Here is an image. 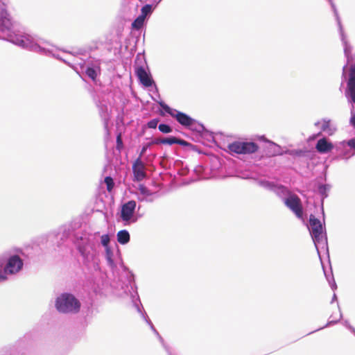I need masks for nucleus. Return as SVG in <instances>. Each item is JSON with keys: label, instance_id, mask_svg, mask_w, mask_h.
Instances as JSON below:
<instances>
[{"label": "nucleus", "instance_id": "obj_1", "mask_svg": "<svg viewBox=\"0 0 355 355\" xmlns=\"http://www.w3.org/2000/svg\"><path fill=\"white\" fill-rule=\"evenodd\" d=\"M14 22L12 21L10 17L9 14L7 10L5 9H2L0 12V32L6 34L8 37V40L12 42L14 44H16L19 46H25L27 45V42L24 40L22 37H16L15 38L13 36L14 34Z\"/></svg>", "mask_w": 355, "mask_h": 355}, {"label": "nucleus", "instance_id": "obj_2", "mask_svg": "<svg viewBox=\"0 0 355 355\" xmlns=\"http://www.w3.org/2000/svg\"><path fill=\"white\" fill-rule=\"evenodd\" d=\"M55 307L62 313H76L80 310V304L73 295L64 293L57 298Z\"/></svg>", "mask_w": 355, "mask_h": 355}, {"label": "nucleus", "instance_id": "obj_3", "mask_svg": "<svg viewBox=\"0 0 355 355\" xmlns=\"http://www.w3.org/2000/svg\"><path fill=\"white\" fill-rule=\"evenodd\" d=\"M232 153L249 155L258 151L259 147L257 144L252 141H236L227 146Z\"/></svg>", "mask_w": 355, "mask_h": 355}, {"label": "nucleus", "instance_id": "obj_4", "mask_svg": "<svg viewBox=\"0 0 355 355\" xmlns=\"http://www.w3.org/2000/svg\"><path fill=\"white\" fill-rule=\"evenodd\" d=\"M160 105L166 113L175 118L182 125L189 127L195 122V120L187 114L173 109L164 103H160Z\"/></svg>", "mask_w": 355, "mask_h": 355}, {"label": "nucleus", "instance_id": "obj_5", "mask_svg": "<svg viewBox=\"0 0 355 355\" xmlns=\"http://www.w3.org/2000/svg\"><path fill=\"white\" fill-rule=\"evenodd\" d=\"M137 203L135 200H129L121 206L120 218L123 222L124 225H128L131 223L135 222L133 220L135 211Z\"/></svg>", "mask_w": 355, "mask_h": 355}, {"label": "nucleus", "instance_id": "obj_6", "mask_svg": "<svg viewBox=\"0 0 355 355\" xmlns=\"http://www.w3.org/2000/svg\"><path fill=\"white\" fill-rule=\"evenodd\" d=\"M284 204L298 218H303V207L300 198L296 194H291L284 200Z\"/></svg>", "mask_w": 355, "mask_h": 355}, {"label": "nucleus", "instance_id": "obj_7", "mask_svg": "<svg viewBox=\"0 0 355 355\" xmlns=\"http://www.w3.org/2000/svg\"><path fill=\"white\" fill-rule=\"evenodd\" d=\"M23 267V261L18 255L11 256L6 264L3 272L6 274H15L20 271Z\"/></svg>", "mask_w": 355, "mask_h": 355}, {"label": "nucleus", "instance_id": "obj_8", "mask_svg": "<svg viewBox=\"0 0 355 355\" xmlns=\"http://www.w3.org/2000/svg\"><path fill=\"white\" fill-rule=\"evenodd\" d=\"M310 232L315 242H320L322 239L323 227L321 222L311 214L309 218Z\"/></svg>", "mask_w": 355, "mask_h": 355}, {"label": "nucleus", "instance_id": "obj_9", "mask_svg": "<svg viewBox=\"0 0 355 355\" xmlns=\"http://www.w3.org/2000/svg\"><path fill=\"white\" fill-rule=\"evenodd\" d=\"M133 181L141 182L146 178V166L140 158L132 164Z\"/></svg>", "mask_w": 355, "mask_h": 355}, {"label": "nucleus", "instance_id": "obj_10", "mask_svg": "<svg viewBox=\"0 0 355 355\" xmlns=\"http://www.w3.org/2000/svg\"><path fill=\"white\" fill-rule=\"evenodd\" d=\"M135 74L144 87L152 86L153 80L143 67H137L135 69Z\"/></svg>", "mask_w": 355, "mask_h": 355}, {"label": "nucleus", "instance_id": "obj_11", "mask_svg": "<svg viewBox=\"0 0 355 355\" xmlns=\"http://www.w3.org/2000/svg\"><path fill=\"white\" fill-rule=\"evenodd\" d=\"M347 92L350 96L351 101L355 103V64L352 65L349 71V78L347 83Z\"/></svg>", "mask_w": 355, "mask_h": 355}, {"label": "nucleus", "instance_id": "obj_12", "mask_svg": "<svg viewBox=\"0 0 355 355\" xmlns=\"http://www.w3.org/2000/svg\"><path fill=\"white\" fill-rule=\"evenodd\" d=\"M315 148L320 153H327L334 148V146L326 138H322L318 141Z\"/></svg>", "mask_w": 355, "mask_h": 355}, {"label": "nucleus", "instance_id": "obj_13", "mask_svg": "<svg viewBox=\"0 0 355 355\" xmlns=\"http://www.w3.org/2000/svg\"><path fill=\"white\" fill-rule=\"evenodd\" d=\"M117 241L119 243L124 245L129 242L130 234L127 230H121L117 233Z\"/></svg>", "mask_w": 355, "mask_h": 355}, {"label": "nucleus", "instance_id": "obj_14", "mask_svg": "<svg viewBox=\"0 0 355 355\" xmlns=\"http://www.w3.org/2000/svg\"><path fill=\"white\" fill-rule=\"evenodd\" d=\"M145 19L143 16L137 17L132 24V27L135 29L139 30L144 25Z\"/></svg>", "mask_w": 355, "mask_h": 355}, {"label": "nucleus", "instance_id": "obj_15", "mask_svg": "<svg viewBox=\"0 0 355 355\" xmlns=\"http://www.w3.org/2000/svg\"><path fill=\"white\" fill-rule=\"evenodd\" d=\"M104 182L107 186V191L111 192L114 187V182L112 178L107 176L105 178Z\"/></svg>", "mask_w": 355, "mask_h": 355}, {"label": "nucleus", "instance_id": "obj_16", "mask_svg": "<svg viewBox=\"0 0 355 355\" xmlns=\"http://www.w3.org/2000/svg\"><path fill=\"white\" fill-rule=\"evenodd\" d=\"M138 189L141 194L144 196H150L152 195V192L144 184H141L139 185Z\"/></svg>", "mask_w": 355, "mask_h": 355}, {"label": "nucleus", "instance_id": "obj_17", "mask_svg": "<svg viewBox=\"0 0 355 355\" xmlns=\"http://www.w3.org/2000/svg\"><path fill=\"white\" fill-rule=\"evenodd\" d=\"M152 6L150 4H146L142 7L141 13L139 16H143L144 19L151 12Z\"/></svg>", "mask_w": 355, "mask_h": 355}, {"label": "nucleus", "instance_id": "obj_18", "mask_svg": "<svg viewBox=\"0 0 355 355\" xmlns=\"http://www.w3.org/2000/svg\"><path fill=\"white\" fill-rule=\"evenodd\" d=\"M87 76L93 80H95L97 76L96 70L94 68L88 67L85 71Z\"/></svg>", "mask_w": 355, "mask_h": 355}, {"label": "nucleus", "instance_id": "obj_19", "mask_svg": "<svg viewBox=\"0 0 355 355\" xmlns=\"http://www.w3.org/2000/svg\"><path fill=\"white\" fill-rule=\"evenodd\" d=\"M158 128L160 132L165 133V134L170 133L171 132H172L171 127L167 124H164V123L159 124L158 126Z\"/></svg>", "mask_w": 355, "mask_h": 355}, {"label": "nucleus", "instance_id": "obj_20", "mask_svg": "<svg viewBox=\"0 0 355 355\" xmlns=\"http://www.w3.org/2000/svg\"><path fill=\"white\" fill-rule=\"evenodd\" d=\"M177 143V137H171L163 138V144L173 145Z\"/></svg>", "mask_w": 355, "mask_h": 355}, {"label": "nucleus", "instance_id": "obj_21", "mask_svg": "<svg viewBox=\"0 0 355 355\" xmlns=\"http://www.w3.org/2000/svg\"><path fill=\"white\" fill-rule=\"evenodd\" d=\"M123 148V144L122 141L121 133H119L116 137V149L119 151Z\"/></svg>", "mask_w": 355, "mask_h": 355}, {"label": "nucleus", "instance_id": "obj_22", "mask_svg": "<svg viewBox=\"0 0 355 355\" xmlns=\"http://www.w3.org/2000/svg\"><path fill=\"white\" fill-rule=\"evenodd\" d=\"M305 153L306 151L304 150H291L289 154L291 155H293V156H303L305 155Z\"/></svg>", "mask_w": 355, "mask_h": 355}, {"label": "nucleus", "instance_id": "obj_23", "mask_svg": "<svg viewBox=\"0 0 355 355\" xmlns=\"http://www.w3.org/2000/svg\"><path fill=\"white\" fill-rule=\"evenodd\" d=\"M159 120L157 119H153L148 123L149 128H155L158 124Z\"/></svg>", "mask_w": 355, "mask_h": 355}, {"label": "nucleus", "instance_id": "obj_24", "mask_svg": "<svg viewBox=\"0 0 355 355\" xmlns=\"http://www.w3.org/2000/svg\"><path fill=\"white\" fill-rule=\"evenodd\" d=\"M177 144H180L181 146H191V144L187 142V141L185 140H183V139H179V138H177Z\"/></svg>", "mask_w": 355, "mask_h": 355}, {"label": "nucleus", "instance_id": "obj_25", "mask_svg": "<svg viewBox=\"0 0 355 355\" xmlns=\"http://www.w3.org/2000/svg\"><path fill=\"white\" fill-rule=\"evenodd\" d=\"M110 239L107 235H104L101 238V243L103 245H107Z\"/></svg>", "mask_w": 355, "mask_h": 355}, {"label": "nucleus", "instance_id": "obj_26", "mask_svg": "<svg viewBox=\"0 0 355 355\" xmlns=\"http://www.w3.org/2000/svg\"><path fill=\"white\" fill-rule=\"evenodd\" d=\"M7 279L6 275L3 272L2 265H0V282Z\"/></svg>", "mask_w": 355, "mask_h": 355}, {"label": "nucleus", "instance_id": "obj_27", "mask_svg": "<svg viewBox=\"0 0 355 355\" xmlns=\"http://www.w3.org/2000/svg\"><path fill=\"white\" fill-rule=\"evenodd\" d=\"M148 146H149V145H146V146H144L142 148V149H141V152H140V154H139V155L138 158H140V159H141V157H142V156L144 155V154L146 153V150H147V148H148Z\"/></svg>", "mask_w": 355, "mask_h": 355}, {"label": "nucleus", "instance_id": "obj_28", "mask_svg": "<svg viewBox=\"0 0 355 355\" xmlns=\"http://www.w3.org/2000/svg\"><path fill=\"white\" fill-rule=\"evenodd\" d=\"M347 145L355 149V139H352L347 141Z\"/></svg>", "mask_w": 355, "mask_h": 355}, {"label": "nucleus", "instance_id": "obj_29", "mask_svg": "<svg viewBox=\"0 0 355 355\" xmlns=\"http://www.w3.org/2000/svg\"><path fill=\"white\" fill-rule=\"evenodd\" d=\"M152 144H163V138H162V139H155L152 141Z\"/></svg>", "mask_w": 355, "mask_h": 355}, {"label": "nucleus", "instance_id": "obj_30", "mask_svg": "<svg viewBox=\"0 0 355 355\" xmlns=\"http://www.w3.org/2000/svg\"><path fill=\"white\" fill-rule=\"evenodd\" d=\"M327 126H328V125H327H327H324L322 126V130H326V128H327Z\"/></svg>", "mask_w": 355, "mask_h": 355}, {"label": "nucleus", "instance_id": "obj_31", "mask_svg": "<svg viewBox=\"0 0 355 355\" xmlns=\"http://www.w3.org/2000/svg\"><path fill=\"white\" fill-rule=\"evenodd\" d=\"M0 1L2 2V3H3V5H5V4H6V2H5L3 0H0Z\"/></svg>", "mask_w": 355, "mask_h": 355}]
</instances>
